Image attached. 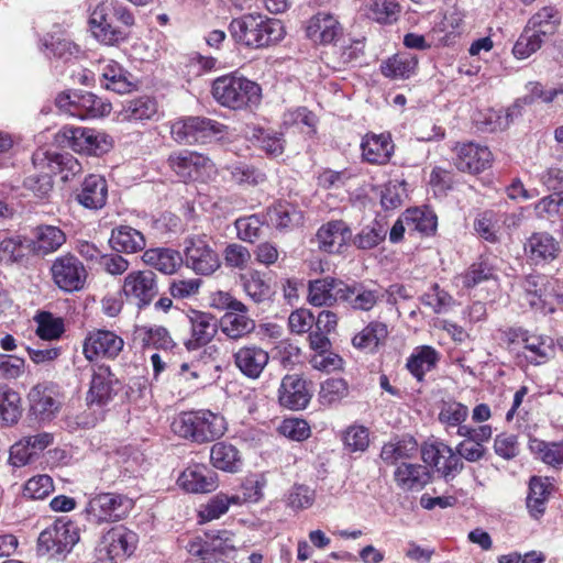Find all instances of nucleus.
I'll return each instance as SVG.
<instances>
[{
    "mask_svg": "<svg viewBox=\"0 0 563 563\" xmlns=\"http://www.w3.org/2000/svg\"><path fill=\"white\" fill-rule=\"evenodd\" d=\"M510 342L521 341L523 347L530 354H525L526 360L533 365L547 363L554 355L553 340L544 335L529 334L528 331L518 328L509 329Z\"/></svg>",
    "mask_w": 563,
    "mask_h": 563,
    "instance_id": "obj_15",
    "label": "nucleus"
},
{
    "mask_svg": "<svg viewBox=\"0 0 563 563\" xmlns=\"http://www.w3.org/2000/svg\"><path fill=\"white\" fill-rule=\"evenodd\" d=\"M170 428L179 438L203 444L220 439L228 424L222 415L200 409L180 412L174 418Z\"/></svg>",
    "mask_w": 563,
    "mask_h": 563,
    "instance_id": "obj_3",
    "label": "nucleus"
},
{
    "mask_svg": "<svg viewBox=\"0 0 563 563\" xmlns=\"http://www.w3.org/2000/svg\"><path fill=\"white\" fill-rule=\"evenodd\" d=\"M22 413L21 397L13 389L0 385V419L5 424L18 422Z\"/></svg>",
    "mask_w": 563,
    "mask_h": 563,
    "instance_id": "obj_51",
    "label": "nucleus"
},
{
    "mask_svg": "<svg viewBox=\"0 0 563 563\" xmlns=\"http://www.w3.org/2000/svg\"><path fill=\"white\" fill-rule=\"evenodd\" d=\"M143 262L163 274L172 275L181 266L180 253L168 247L148 249L142 255Z\"/></svg>",
    "mask_w": 563,
    "mask_h": 563,
    "instance_id": "obj_37",
    "label": "nucleus"
},
{
    "mask_svg": "<svg viewBox=\"0 0 563 563\" xmlns=\"http://www.w3.org/2000/svg\"><path fill=\"white\" fill-rule=\"evenodd\" d=\"M468 417V408L462 402L455 400L443 401L438 415L439 422L444 427L446 432L456 429Z\"/></svg>",
    "mask_w": 563,
    "mask_h": 563,
    "instance_id": "obj_53",
    "label": "nucleus"
},
{
    "mask_svg": "<svg viewBox=\"0 0 563 563\" xmlns=\"http://www.w3.org/2000/svg\"><path fill=\"white\" fill-rule=\"evenodd\" d=\"M417 451V441L412 437L406 435L385 443L380 451V459L386 464L394 465L400 460L412 457Z\"/></svg>",
    "mask_w": 563,
    "mask_h": 563,
    "instance_id": "obj_44",
    "label": "nucleus"
},
{
    "mask_svg": "<svg viewBox=\"0 0 563 563\" xmlns=\"http://www.w3.org/2000/svg\"><path fill=\"white\" fill-rule=\"evenodd\" d=\"M302 212L288 201H278L266 210V221L277 230H292L302 223Z\"/></svg>",
    "mask_w": 563,
    "mask_h": 563,
    "instance_id": "obj_32",
    "label": "nucleus"
},
{
    "mask_svg": "<svg viewBox=\"0 0 563 563\" xmlns=\"http://www.w3.org/2000/svg\"><path fill=\"white\" fill-rule=\"evenodd\" d=\"M311 397L312 394L302 377L297 374H288L283 377L278 388V401L282 407L289 410H302L309 405Z\"/></svg>",
    "mask_w": 563,
    "mask_h": 563,
    "instance_id": "obj_21",
    "label": "nucleus"
},
{
    "mask_svg": "<svg viewBox=\"0 0 563 563\" xmlns=\"http://www.w3.org/2000/svg\"><path fill=\"white\" fill-rule=\"evenodd\" d=\"M104 542L108 558L112 560L126 559L135 550L137 536L124 527H118L104 536Z\"/></svg>",
    "mask_w": 563,
    "mask_h": 563,
    "instance_id": "obj_30",
    "label": "nucleus"
},
{
    "mask_svg": "<svg viewBox=\"0 0 563 563\" xmlns=\"http://www.w3.org/2000/svg\"><path fill=\"white\" fill-rule=\"evenodd\" d=\"M221 332L231 340H240L255 330V321L249 316V308L244 305L243 312L225 311L219 320Z\"/></svg>",
    "mask_w": 563,
    "mask_h": 563,
    "instance_id": "obj_31",
    "label": "nucleus"
},
{
    "mask_svg": "<svg viewBox=\"0 0 563 563\" xmlns=\"http://www.w3.org/2000/svg\"><path fill=\"white\" fill-rule=\"evenodd\" d=\"M231 179L239 185L256 186L266 180V175L254 166L235 163L227 167Z\"/></svg>",
    "mask_w": 563,
    "mask_h": 563,
    "instance_id": "obj_60",
    "label": "nucleus"
},
{
    "mask_svg": "<svg viewBox=\"0 0 563 563\" xmlns=\"http://www.w3.org/2000/svg\"><path fill=\"white\" fill-rule=\"evenodd\" d=\"M418 59L411 54H396L380 65L382 74L390 79H407L416 73Z\"/></svg>",
    "mask_w": 563,
    "mask_h": 563,
    "instance_id": "obj_45",
    "label": "nucleus"
},
{
    "mask_svg": "<svg viewBox=\"0 0 563 563\" xmlns=\"http://www.w3.org/2000/svg\"><path fill=\"white\" fill-rule=\"evenodd\" d=\"M51 274L54 284L65 292L81 290L88 276L82 262L70 253L54 260L51 266Z\"/></svg>",
    "mask_w": 563,
    "mask_h": 563,
    "instance_id": "obj_10",
    "label": "nucleus"
},
{
    "mask_svg": "<svg viewBox=\"0 0 563 563\" xmlns=\"http://www.w3.org/2000/svg\"><path fill=\"white\" fill-rule=\"evenodd\" d=\"M224 125L203 117H186L170 124V135L178 144L192 145L206 143L210 137L221 134Z\"/></svg>",
    "mask_w": 563,
    "mask_h": 563,
    "instance_id": "obj_8",
    "label": "nucleus"
},
{
    "mask_svg": "<svg viewBox=\"0 0 563 563\" xmlns=\"http://www.w3.org/2000/svg\"><path fill=\"white\" fill-rule=\"evenodd\" d=\"M133 24L134 14L120 0H102L89 16L92 36L108 46H115L126 41Z\"/></svg>",
    "mask_w": 563,
    "mask_h": 563,
    "instance_id": "obj_1",
    "label": "nucleus"
},
{
    "mask_svg": "<svg viewBox=\"0 0 563 563\" xmlns=\"http://www.w3.org/2000/svg\"><path fill=\"white\" fill-rule=\"evenodd\" d=\"M559 25L560 15L558 10L553 7H543L529 19L526 26L548 38L555 34Z\"/></svg>",
    "mask_w": 563,
    "mask_h": 563,
    "instance_id": "obj_48",
    "label": "nucleus"
},
{
    "mask_svg": "<svg viewBox=\"0 0 563 563\" xmlns=\"http://www.w3.org/2000/svg\"><path fill=\"white\" fill-rule=\"evenodd\" d=\"M211 464L221 471L236 473L243 462L240 451L231 443L216 442L210 449Z\"/></svg>",
    "mask_w": 563,
    "mask_h": 563,
    "instance_id": "obj_40",
    "label": "nucleus"
},
{
    "mask_svg": "<svg viewBox=\"0 0 563 563\" xmlns=\"http://www.w3.org/2000/svg\"><path fill=\"white\" fill-rule=\"evenodd\" d=\"M123 292L141 309L148 306L158 294L156 275L152 271L131 272L124 278Z\"/></svg>",
    "mask_w": 563,
    "mask_h": 563,
    "instance_id": "obj_14",
    "label": "nucleus"
},
{
    "mask_svg": "<svg viewBox=\"0 0 563 563\" xmlns=\"http://www.w3.org/2000/svg\"><path fill=\"white\" fill-rule=\"evenodd\" d=\"M440 353L430 345L417 346L407 360L406 367L410 374L421 382L424 375L437 367Z\"/></svg>",
    "mask_w": 563,
    "mask_h": 563,
    "instance_id": "obj_38",
    "label": "nucleus"
},
{
    "mask_svg": "<svg viewBox=\"0 0 563 563\" xmlns=\"http://www.w3.org/2000/svg\"><path fill=\"white\" fill-rule=\"evenodd\" d=\"M79 528L70 520L58 519L43 530L37 539V552L64 558L79 541Z\"/></svg>",
    "mask_w": 563,
    "mask_h": 563,
    "instance_id": "obj_6",
    "label": "nucleus"
},
{
    "mask_svg": "<svg viewBox=\"0 0 563 563\" xmlns=\"http://www.w3.org/2000/svg\"><path fill=\"white\" fill-rule=\"evenodd\" d=\"M556 283L558 279L553 277L543 274H530L525 278L522 287L527 296L531 297L529 299L530 305L537 306V300L547 302L551 297H563L554 286Z\"/></svg>",
    "mask_w": 563,
    "mask_h": 563,
    "instance_id": "obj_34",
    "label": "nucleus"
},
{
    "mask_svg": "<svg viewBox=\"0 0 563 563\" xmlns=\"http://www.w3.org/2000/svg\"><path fill=\"white\" fill-rule=\"evenodd\" d=\"M233 40L250 48L271 46L285 35L283 23L261 14H244L233 19L229 24Z\"/></svg>",
    "mask_w": 563,
    "mask_h": 563,
    "instance_id": "obj_2",
    "label": "nucleus"
},
{
    "mask_svg": "<svg viewBox=\"0 0 563 563\" xmlns=\"http://www.w3.org/2000/svg\"><path fill=\"white\" fill-rule=\"evenodd\" d=\"M121 383L112 373L110 366L99 365L93 369L90 387L87 394V401L90 406L97 405L99 407L109 404Z\"/></svg>",
    "mask_w": 563,
    "mask_h": 563,
    "instance_id": "obj_17",
    "label": "nucleus"
},
{
    "mask_svg": "<svg viewBox=\"0 0 563 563\" xmlns=\"http://www.w3.org/2000/svg\"><path fill=\"white\" fill-rule=\"evenodd\" d=\"M191 338L185 343L188 350L207 345L218 333L219 320L209 312L191 310L187 314Z\"/></svg>",
    "mask_w": 563,
    "mask_h": 563,
    "instance_id": "obj_23",
    "label": "nucleus"
},
{
    "mask_svg": "<svg viewBox=\"0 0 563 563\" xmlns=\"http://www.w3.org/2000/svg\"><path fill=\"white\" fill-rule=\"evenodd\" d=\"M37 324L36 334L43 340H56L65 331L63 319L54 317L48 311H41L34 317Z\"/></svg>",
    "mask_w": 563,
    "mask_h": 563,
    "instance_id": "obj_56",
    "label": "nucleus"
},
{
    "mask_svg": "<svg viewBox=\"0 0 563 563\" xmlns=\"http://www.w3.org/2000/svg\"><path fill=\"white\" fill-rule=\"evenodd\" d=\"M66 241V234L54 225H40L35 230L34 251L48 254L57 251Z\"/></svg>",
    "mask_w": 563,
    "mask_h": 563,
    "instance_id": "obj_47",
    "label": "nucleus"
},
{
    "mask_svg": "<svg viewBox=\"0 0 563 563\" xmlns=\"http://www.w3.org/2000/svg\"><path fill=\"white\" fill-rule=\"evenodd\" d=\"M400 10V4L396 0H372L368 5L369 16L380 24L396 22Z\"/></svg>",
    "mask_w": 563,
    "mask_h": 563,
    "instance_id": "obj_58",
    "label": "nucleus"
},
{
    "mask_svg": "<svg viewBox=\"0 0 563 563\" xmlns=\"http://www.w3.org/2000/svg\"><path fill=\"white\" fill-rule=\"evenodd\" d=\"M494 277L493 267L485 261L472 264L467 271L457 277L464 288H473Z\"/></svg>",
    "mask_w": 563,
    "mask_h": 563,
    "instance_id": "obj_62",
    "label": "nucleus"
},
{
    "mask_svg": "<svg viewBox=\"0 0 563 563\" xmlns=\"http://www.w3.org/2000/svg\"><path fill=\"white\" fill-rule=\"evenodd\" d=\"M157 102L154 98L142 96L123 103L122 109L118 113L119 122H139L151 120L157 113Z\"/></svg>",
    "mask_w": 563,
    "mask_h": 563,
    "instance_id": "obj_36",
    "label": "nucleus"
},
{
    "mask_svg": "<svg viewBox=\"0 0 563 563\" xmlns=\"http://www.w3.org/2000/svg\"><path fill=\"white\" fill-rule=\"evenodd\" d=\"M77 202L89 210L102 209L108 200V184L104 177L90 174L85 177L76 192Z\"/></svg>",
    "mask_w": 563,
    "mask_h": 563,
    "instance_id": "obj_25",
    "label": "nucleus"
},
{
    "mask_svg": "<svg viewBox=\"0 0 563 563\" xmlns=\"http://www.w3.org/2000/svg\"><path fill=\"white\" fill-rule=\"evenodd\" d=\"M521 110L522 106H520V101H516L511 107L505 110L489 109L484 115L483 124L485 125V130L494 132L507 129L516 118L521 115Z\"/></svg>",
    "mask_w": 563,
    "mask_h": 563,
    "instance_id": "obj_50",
    "label": "nucleus"
},
{
    "mask_svg": "<svg viewBox=\"0 0 563 563\" xmlns=\"http://www.w3.org/2000/svg\"><path fill=\"white\" fill-rule=\"evenodd\" d=\"M130 498L112 493L99 494L91 498L86 507V512L96 522L118 521L123 519L132 509Z\"/></svg>",
    "mask_w": 563,
    "mask_h": 563,
    "instance_id": "obj_12",
    "label": "nucleus"
},
{
    "mask_svg": "<svg viewBox=\"0 0 563 563\" xmlns=\"http://www.w3.org/2000/svg\"><path fill=\"white\" fill-rule=\"evenodd\" d=\"M551 489L548 477L532 476L529 479L526 508L533 520H540L544 516Z\"/></svg>",
    "mask_w": 563,
    "mask_h": 563,
    "instance_id": "obj_28",
    "label": "nucleus"
},
{
    "mask_svg": "<svg viewBox=\"0 0 563 563\" xmlns=\"http://www.w3.org/2000/svg\"><path fill=\"white\" fill-rule=\"evenodd\" d=\"M454 153V166L463 173L478 174L485 170L492 161L488 147L473 142L456 144Z\"/></svg>",
    "mask_w": 563,
    "mask_h": 563,
    "instance_id": "obj_19",
    "label": "nucleus"
},
{
    "mask_svg": "<svg viewBox=\"0 0 563 563\" xmlns=\"http://www.w3.org/2000/svg\"><path fill=\"white\" fill-rule=\"evenodd\" d=\"M387 336V325L380 321H372L353 336L352 344L357 350L374 353L385 342Z\"/></svg>",
    "mask_w": 563,
    "mask_h": 563,
    "instance_id": "obj_41",
    "label": "nucleus"
},
{
    "mask_svg": "<svg viewBox=\"0 0 563 563\" xmlns=\"http://www.w3.org/2000/svg\"><path fill=\"white\" fill-rule=\"evenodd\" d=\"M387 230L380 221L374 220L365 225L354 238L353 244L360 250L376 247L386 238Z\"/></svg>",
    "mask_w": 563,
    "mask_h": 563,
    "instance_id": "obj_54",
    "label": "nucleus"
},
{
    "mask_svg": "<svg viewBox=\"0 0 563 563\" xmlns=\"http://www.w3.org/2000/svg\"><path fill=\"white\" fill-rule=\"evenodd\" d=\"M421 454L423 462L433 465L445 481L454 478L464 467V463L456 451L444 442L423 445Z\"/></svg>",
    "mask_w": 563,
    "mask_h": 563,
    "instance_id": "obj_13",
    "label": "nucleus"
},
{
    "mask_svg": "<svg viewBox=\"0 0 563 563\" xmlns=\"http://www.w3.org/2000/svg\"><path fill=\"white\" fill-rule=\"evenodd\" d=\"M243 289L246 295L256 303L269 298L271 287L264 280L260 272L253 271L241 276Z\"/></svg>",
    "mask_w": 563,
    "mask_h": 563,
    "instance_id": "obj_57",
    "label": "nucleus"
},
{
    "mask_svg": "<svg viewBox=\"0 0 563 563\" xmlns=\"http://www.w3.org/2000/svg\"><path fill=\"white\" fill-rule=\"evenodd\" d=\"M210 159L202 154L190 151L172 153L168 164L172 169L184 179L192 178V173L210 165Z\"/></svg>",
    "mask_w": 563,
    "mask_h": 563,
    "instance_id": "obj_39",
    "label": "nucleus"
},
{
    "mask_svg": "<svg viewBox=\"0 0 563 563\" xmlns=\"http://www.w3.org/2000/svg\"><path fill=\"white\" fill-rule=\"evenodd\" d=\"M30 409L40 420H48L58 409L53 387L47 384H37L29 393Z\"/></svg>",
    "mask_w": 563,
    "mask_h": 563,
    "instance_id": "obj_33",
    "label": "nucleus"
},
{
    "mask_svg": "<svg viewBox=\"0 0 563 563\" xmlns=\"http://www.w3.org/2000/svg\"><path fill=\"white\" fill-rule=\"evenodd\" d=\"M528 448L536 459L547 465L558 467L563 464V440L547 442L538 438H530Z\"/></svg>",
    "mask_w": 563,
    "mask_h": 563,
    "instance_id": "obj_46",
    "label": "nucleus"
},
{
    "mask_svg": "<svg viewBox=\"0 0 563 563\" xmlns=\"http://www.w3.org/2000/svg\"><path fill=\"white\" fill-rule=\"evenodd\" d=\"M109 243L115 252L126 254L140 252L146 245L144 235L130 225L113 228Z\"/></svg>",
    "mask_w": 563,
    "mask_h": 563,
    "instance_id": "obj_35",
    "label": "nucleus"
},
{
    "mask_svg": "<svg viewBox=\"0 0 563 563\" xmlns=\"http://www.w3.org/2000/svg\"><path fill=\"white\" fill-rule=\"evenodd\" d=\"M347 394L349 386L343 378H328L321 384L319 400L322 405L331 406L341 401Z\"/></svg>",
    "mask_w": 563,
    "mask_h": 563,
    "instance_id": "obj_61",
    "label": "nucleus"
},
{
    "mask_svg": "<svg viewBox=\"0 0 563 563\" xmlns=\"http://www.w3.org/2000/svg\"><path fill=\"white\" fill-rule=\"evenodd\" d=\"M239 501L240 497L235 495L228 496L222 493L214 495L207 504L200 506L198 511L200 521L206 522L220 518L229 510L230 505L239 504Z\"/></svg>",
    "mask_w": 563,
    "mask_h": 563,
    "instance_id": "obj_52",
    "label": "nucleus"
},
{
    "mask_svg": "<svg viewBox=\"0 0 563 563\" xmlns=\"http://www.w3.org/2000/svg\"><path fill=\"white\" fill-rule=\"evenodd\" d=\"M124 340L114 331L108 329L90 330L82 343L86 360H115L124 349Z\"/></svg>",
    "mask_w": 563,
    "mask_h": 563,
    "instance_id": "obj_11",
    "label": "nucleus"
},
{
    "mask_svg": "<svg viewBox=\"0 0 563 563\" xmlns=\"http://www.w3.org/2000/svg\"><path fill=\"white\" fill-rule=\"evenodd\" d=\"M405 221L408 229L418 231L424 235H431L435 232L438 219L430 209L413 208L405 212Z\"/></svg>",
    "mask_w": 563,
    "mask_h": 563,
    "instance_id": "obj_49",
    "label": "nucleus"
},
{
    "mask_svg": "<svg viewBox=\"0 0 563 563\" xmlns=\"http://www.w3.org/2000/svg\"><path fill=\"white\" fill-rule=\"evenodd\" d=\"M364 44L361 41H354L347 45H342L340 47H333V56L336 57L338 60H333L331 65L333 69L341 70L344 69L347 65L354 63L363 55Z\"/></svg>",
    "mask_w": 563,
    "mask_h": 563,
    "instance_id": "obj_63",
    "label": "nucleus"
},
{
    "mask_svg": "<svg viewBox=\"0 0 563 563\" xmlns=\"http://www.w3.org/2000/svg\"><path fill=\"white\" fill-rule=\"evenodd\" d=\"M394 479L405 492H419L430 483L431 472L427 465L402 462L396 467Z\"/></svg>",
    "mask_w": 563,
    "mask_h": 563,
    "instance_id": "obj_27",
    "label": "nucleus"
},
{
    "mask_svg": "<svg viewBox=\"0 0 563 563\" xmlns=\"http://www.w3.org/2000/svg\"><path fill=\"white\" fill-rule=\"evenodd\" d=\"M57 141L77 153L95 156L102 155L112 147V139L109 135L82 126H63L57 134Z\"/></svg>",
    "mask_w": 563,
    "mask_h": 563,
    "instance_id": "obj_5",
    "label": "nucleus"
},
{
    "mask_svg": "<svg viewBox=\"0 0 563 563\" xmlns=\"http://www.w3.org/2000/svg\"><path fill=\"white\" fill-rule=\"evenodd\" d=\"M261 87L245 77L225 75L212 84V96L223 107L239 110L255 106L261 100Z\"/></svg>",
    "mask_w": 563,
    "mask_h": 563,
    "instance_id": "obj_4",
    "label": "nucleus"
},
{
    "mask_svg": "<svg viewBox=\"0 0 563 563\" xmlns=\"http://www.w3.org/2000/svg\"><path fill=\"white\" fill-rule=\"evenodd\" d=\"M347 283L334 278L323 277L309 282L308 301L314 307H332L344 301Z\"/></svg>",
    "mask_w": 563,
    "mask_h": 563,
    "instance_id": "obj_16",
    "label": "nucleus"
},
{
    "mask_svg": "<svg viewBox=\"0 0 563 563\" xmlns=\"http://www.w3.org/2000/svg\"><path fill=\"white\" fill-rule=\"evenodd\" d=\"M140 335L145 347L167 351L172 350L175 345L167 329L161 325L145 327L141 330Z\"/></svg>",
    "mask_w": 563,
    "mask_h": 563,
    "instance_id": "obj_59",
    "label": "nucleus"
},
{
    "mask_svg": "<svg viewBox=\"0 0 563 563\" xmlns=\"http://www.w3.org/2000/svg\"><path fill=\"white\" fill-rule=\"evenodd\" d=\"M217 475L202 464L188 466L178 477V484L189 493H209L217 488Z\"/></svg>",
    "mask_w": 563,
    "mask_h": 563,
    "instance_id": "obj_29",
    "label": "nucleus"
},
{
    "mask_svg": "<svg viewBox=\"0 0 563 563\" xmlns=\"http://www.w3.org/2000/svg\"><path fill=\"white\" fill-rule=\"evenodd\" d=\"M342 26L338 19L329 12H318L307 24L306 34L314 43L330 44L342 34Z\"/></svg>",
    "mask_w": 563,
    "mask_h": 563,
    "instance_id": "obj_26",
    "label": "nucleus"
},
{
    "mask_svg": "<svg viewBox=\"0 0 563 563\" xmlns=\"http://www.w3.org/2000/svg\"><path fill=\"white\" fill-rule=\"evenodd\" d=\"M233 361L245 377L256 379L267 366L269 355L257 345H244L233 353Z\"/></svg>",
    "mask_w": 563,
    "mask_h": 563,
    "instance_id": "obj_24",
    "label": "nucleus"
},
{
    "mask_svg": "<svg viewBox=\"0 0 563 563\" xmlns=\"http://www.w3.org/2000/svg\"><path fill=\"white\" fill-rule=\"evenodd\" d=\"M129 74L122 68L120 64L114 60H109L101 68L100 85L107 90L117 93L130 92L133 84L129 79Z\"/></svg>",
    "mask_w": 563,
    "mask_h": 563,
    "instance_id": "obj_43",
    "label": "nucleus"
},
{
    "mask_svg": "<svg viewBox=\"0 0 563 563\" xmlns=\"http://www.w3.org/2000/svg\"><path fill=\"white\" fill-rule=\"evenodd\" d=\"M383 297L378 289H369L362 283L347 284L345 303L353 310L369 311Z\"/></svg>",
    "mask_w": 563,
    "mask_h": 563,
    "instance_id": "obj_42",
    "label": "nucleus"
},
{
    "mask_svg": "<svg viewBox=\"0 0 563 563\" xmlns=\"http://www.w3.org/2000/svg\"><path fill=\"white\" fill-rule=\"evenodd\" d=\"M57 108L71 117L92 119L104 117L111 111V103L89 91L71 90L60 92L55 100Z\"/></svg>",
    "mask_w": 563,
    "mask_h": 563,
    "instance_id": "obj_7",
    "label": "nucleus"
},
{
    "mask_svg": "<svg viewBox=\"0 0 563 563\" xmlns=\"http://www.w3.org/2000/svg\"><path fill=\"white\" fill-rule=\"evenodd\" d=\"M547 37L525 26L522 33L512 47L517 59H526L541 48Z\"/></svg>",
    "mask_w": 563,
    "mask_h": 563,
    "instance_id": "obj_55",
    "label": "nucleus"
},
{
    "mask_svg": "<svg viewBox=\"0 0 563 563\" xmlns=\"http://www.w3.org/2000/svg\"><path fill=\"white\" fill-rule=\"evenodd\" d=\"M352 239L351 228L343 220H331L322 224L316 234L320 251L328 254H341Z\"/></svg>",
    "mask_w": 563,
    "mask_h": 563,
    "instance_id": "obj_18",
    "label": "nucleus"
},
{
    "mask_svg": "<svg viewBox=\"0 0 563 563\" xmlns=\"http://www.w3.org/2000/svg\"><path fill=\"white\" fill-rule=\"evenodd\" d=\"M362 158L372 165H386L395 151L391 135L385 133H366L361 142Z\"/></svg>",
    "mask_w": 563,
    "mask_h": 563,
    "instance_id": "obj_22",
    "label": "nucleus"
},
{
    "mask_svg": "<svg viewBox=\"0 0 563 563\" xmlns=\"http://www.w3.org/2000/svg\"><path fill=\"white\" fill-rule=\"evenodd\" d=\"M54 490L49 475L40 474L31 477L25 484L23 495L31 499H44Z\"/></svg>",
    "mask_w": 563,
    "mask_h": 563,
    "instance_id": "obj_64",
    "label": "nucleus"
},
{
    "mask_svg": "<svg viewBox=\"0 0 563 563\" xmlns=\"http://www.w3.org/2000/svg\"><path fill=\"white\" fill-rule=\"evenodd\" d=\"M527 260L534 265L554 261L561 253L560 242L549 232H534L523 244Z\"/></svg>",
    "mask_w": 563,
    "mask_h": 563,
    "instance_id": "obj_20",
    "label": "nucleus"
},
{
    "mask_svg": "<svg viewBox=\"0 0 563 563\" xmlns=\"http://www.w3.org/2000/svg\"><path fill=\"white\" fill-rule=\"evenodd\" d=\"M185 262L196 274L209 276L219 269V255L206 234L189 235L184 241Z\"/></svg>",
    "mask_w": 563,
    "mask_h": 563,
    "instance_id": "obj_9",
    "label": "nucleus"
}]
</instances>
